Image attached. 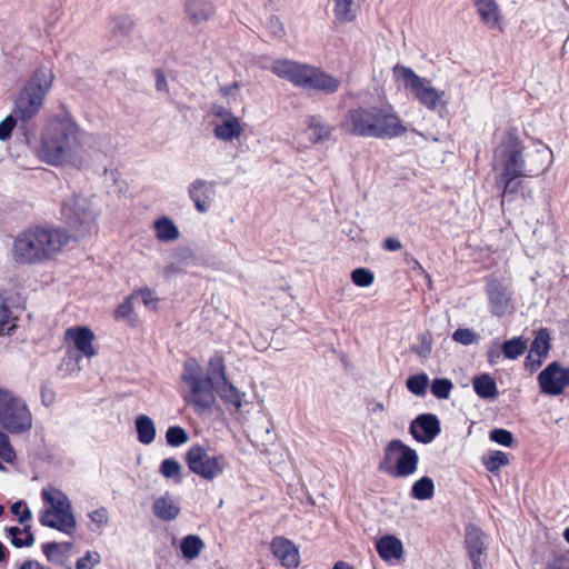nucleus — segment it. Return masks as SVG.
<instances>
[{"label":"nucleus","mask_w":569,"mask_h":569,"mask_svg":"<svg viewBox=\"0 0 569 569\" xmlns=\"http://www.w3.org/2000/svg\"><path fill=\"white\" fill-rule=\"evenodd\" d=\"M333 13L341 23L352 22L357 18L362 0H333Z\"/></svg>","instance_id":"nucleus-27"},{"label":"nucleus","mask_w":569,"mask_h":569,"mask_svg":"<svg viewBox=\"0 0 569 569\" xmlns=\"http://www.w3.org/2000/svg\"><path fill=\"white\" fill-rule=\"evenodd\" d=\"M6 532L11 545L16 548L31 547L36 540L30 525L24 523L23 528L18 526L7 527Z\"/></svg>","instance_id":"nucleus-28"},{"label":"nucleus","mask_w":569,"mask_h":569,"mask_svg":"<svg viewBox=\"0 0 569 569\" xmlns=\"http://www.w3.org/2000/svg\"><path fill=\"white\" fill-rule=\"evenodd\" d=\"M551 349L550 333L547 328H540L531 343L530 353H535L539 358L547 357Z\"/></svg>","instance_id":"nucleus-37"},{"label":"nucleus","mask_w":569,"mask_h":569,"mask_svg":"<svg viewBox=\"0 0 569 569\" xmlns=\"http://www.w3.org/2000/svg\"><path fill=\"white\" fill-rule=\"evenodd\" d=\"M431 392L438 399H448L450 397L453 383L447 378H436L431 382Z\"/></svg>","instance_id":"nucleus-41"},{"label":"nucleus","mask_w":569,"mask_h":569,"mask_svg":"<svg viewBox=\"0 0 569 569\" xmlns=\"http://www.w3.org/2000/svg\"><path fill=\"white\" fill-rule=\"evenodd\" d=\"M485 290L492 316L501 318L512 312V292L500 279L488 278Z\"/></svg>","instance_id":"nucleus-14"},{"label":"nucleus","mask_w":569,"mask_h":569,"mask_svg":"<svg viewBox=\"0 0 569 569\" xmlns=\"http://www.w3.org/2000/svg\"><path fill=\"white\" fill-rule=\"evenodd\" d=\"M167 443L171 447H178V425L170 426L166 433Z\"/></svg>","instance_id":"nucleus-55"},{"label":"nucleus","mask_w":569,"mask_h":569,"mask_svg":"<svg viewBox=\"0 0 569 569\" xmlns=\"http://www.w3.org/2000/svg\"><path fill=\"white\" fill-rule=\"evenodd\" d=\"M160 472L164 478L178 477V460L167 458L160 465Z\"/></svg>","instance_id":"nucleus-50"},{"label":"nucleus","mask_w":569,"mask_h":569,"mask_svg":"<svg viewBox=\"0 0 569 569\" xmlns=\"http://www.w3.org/2000/svg\"><path fill=\"white\" fill-rule=\"evenodd\" d=\"M270 70L277 77L284 79L295 87L335 93L340 88V81L318 67L292 61L289 59L276 60Z\"/></svg>","instance_id":"nucleus-6"},{"label":"nucleus","mask_w":569,"mask_h":569,"mask_svg":"<svg viewBox=\"0 0 569 569\" xmlns=\"http://www.w3.org/2000/svg\"><path fill=\"white\" fill-rule=\"evenodd\" d=\"M134 300L140 301L149 309H156L158 299L149 288H142L132 292Z\"/></svg>","instance_id":"nucleus-43"},{"label":"nucleus","mask_w":569,"mask_h":569,"mask_svg":"<svg viewBox=\"0 0 569 569\" xmlns=\"http://www.w3.org/2000/svg\"><path fill=\"white\" fill-rule=\"evenodd\" d=\"M214 114H216L217 117L226 118V119H228L230 116H233V114L231 113V111H230V110H228V109H226V108H223V107H219V108L214 111Z\"/></svg>","instance_id":"nucleus-62"},{"label":"nucleus","mask_w":569,"mask_h":569,"mask_svg":"<svg viewBox=\"0 0 569 569\" xmlns=\"http://www.w3.org/2000/svg\"><path fill=\"white\" fill-rule=\"evenodd\" d=\"M10 557L9 549L0 541V562H7Z\"/></svg>","instance_id":"nucleus-61"},{"label":"nucleus","mask_w":569,"mask_h":569,"mask_svg":"<svg viewBox=\"0 0 569 569\" xmlns=\"http://www.w3.org/2000/svg\"><path fill=\"white\" fill-rule=\"evenodd\" d=\"M406 386L408 390L416 396H423L428 387V376L418 373L407 379Z\"/></svg>","instance_id":"nucleus-40"},{"label":"nucleus","mask_w":569,"mask_h":569,"mask_svg":"<svg viewBox=\"0 0 569 569\" xmlns=\"http://www.w3.org/2000/svg\"><path fill=\"white\" fill-rule=\"evenodd\" d=\"M306 123L308 130L311 131L309 140L312 144L323 143L331 139L333 127L326 123L321 116H309Z\"/></svg>","instance_id":"nucleus-25"},{"label":"nucleus","mask_w":569,"mask_h":569,"mask_svg":"<svg viewBox=\"0 0 569 569\" xmlns=\"http://www.w3.org/2000/svg\"><path fill=\"white\" fill-rule=\"evenodd\" d=\"M17 298V293L0 292V336H11L17 329V317H13L11 310Z\"/></svg>","instance_id":"nucleus-22"},{"label":"nucleus","mask_w":569,"mask_h":569,"mask_svg":"<svg viewBox=\"0 0 569 569\" xmlns=\"http://www.w3.org/2000/svg\"><path fill=\"white\" fill-rule=\"evenodd\" d=\"M61 218L66 226L77 236L82 237L90 231L94 221V212L88 198L81 194H73L63 200L61 206Z\"/></svg>","instance_id":"nucleus-10"},{"label":"nucleus","mask_w":569,"mask_h":569,"mask_svg":"<svg viewBox=\"0 0 569 569\" xmlns=\"http://www.w3.org/2000/svg\"><path fill=\"white\" fill-rule=\"evenodd\" d=\"M41 549L49 561L54 560L56 553L63 555V551H61V549H60V543H58L56 541L43 543Z\"/></svg>","instance_id":"nucleus-52"},{"label":"nucleus","mask_w":569,"mask_h":569,"mask_svg":"<svg viewBox=\"0 0 569 569\" xmlns=\"http://www.w3.org/2000/svg\"><path fill=\"white\" fill-rule=\"evenodd\" d=\"M54 80L51 68L40 66L34 69L30 78L19 90L14 101L12 113L0 122V141L10 139L19 119L20 129L26 130V122L32 119L41 109L46 96L49 93Z\"/></svg>","instance_id":"nucleus-3"},{"label":"nucleus","mask_w":569,"mask_h":569,"mask_svg":"<svg viewBox=\"0 0 569 569\" xmlns=\"http://www.w3.org/2000/svg\"><path fill=\"white\" fill-rule=\"evenodd\" d=\"M537 379L541 393L560 396L569 387V367L552 361L540 371Z\"/></svg>","instance_id":"nucleus-13"},{"label":"nucleus","mask_w":569,"mask_h":569,"mask_svg":"<svg viewBox=\"0 0 569 569\" xmlns=\"http://www.w3.org/2000/svg\"><path fill=\"white\" fill-rule=\"evenodd\" d=\"M0 426L10 433H22L32 427V415L27 403L2 388H0Z\"/></svg>","instance_id":"nucleus-9"},{"label":"nucleus","mask_w":569,"mask_h":569,"mask_svg":"<svg viewBox=\"0 0 569 569\" xmlns=\"http://www.w3.org/2000/svg\"><path fill=\"white\" fill-rule=\"evenodd\" d=\"M216 187L217 182L202 179H197L189 186L188 193L198 212L204 213L210 209L217 196Z\"/></svg>","instance_id":"nucleus-19"},{"label":"nucleus","mask_w":569,"mask_h":569,"mask_svg":"<svg viewBox=\"0 0 569 569\" xmlns=\"http://www.w3.org/2000/svg\"><path fill=\"white\" fill-rule=\"evenodd\" d=\"M188 441V433L184 429L180 428V445Z\"/></svg>","instance_id":"nucleus-64"},{"label":"nucleus","mask_w":569,"mask_h":569,"mask_svg":"<svg viewBox=\"0 0 569 569\" xmlns=\"http://www.w3.org/2000/svg\"><path fill=\"white\" fill-rule=\"evenodd\" d=\"M409 431L418 442L429 443L440 433V421L436 415L421 413L411 421Z\"/></svg>","instance_id":"nucleus-16"},{"label":"nucleus","mask_w":569,"mask_h":569,"mask_svg":"<svg viewBox=\"0 0 569 569\" xmlns=\"http://www.w3.org/2000/svg\"><path fill=\"white\" fill-rule=\"evenodd\" d=\"M219 397L226 406H231L239 411L242 406V393L226 379L218 389Z\"/></svg>","instance_id":"nucleus-34"},{"label":"nucleus","mask_w":569,"mask_h":569,"mask_svg":"<svg viewBox=\"0 0 569 569\" xmlns=\"http://www.w3.org/2000/svg\"><path fill=\"white\" fill-rule=\"evenodd\" d=\"M481 21L490 28L500 24L501 14L496 0H472Z\"/></svg>","instance_id":"nucleus-26"},{"label":"nucleus","mask_w":569,"mask_h":569,"mask_svg":"<svg viewBox=\"0 0 569 569\" xmlns=\"http://www.w3.org/2000/svg\"><path fill=\"white\" fill-rule=\"evenodd\" d=\"M382 247L387 251H398L402 248V244L399 239L389 237L383 240Z\"/></svg>","instance_id":"nucleus-56"},{"label":"nucleus","mask_w":569,"mask_h":569,"mask_svg":"<svg viewBox=\"0 0 569 569\" xmlns=\"http://www.w3.org/2000/svg\"><path fill=\"white\" fill-rule=\"evenodd\" d=\"M418 465L417 451L401 440L393 439L386 446L379 468L392 478H407L417 471Z\"/></svg>","instance_id":"nucleus-8"},{"label":"nucleus","mask_w":569,"mask_h":569,"mask_svg":"<svg viewBox=\"0 0 569 569\" xmlns=\"http://www.w3.org/2000/svg\"><path fill=\"white\" fill-rule=\"evenodd\" d=\"M66 339L70 340L74 345V350L79 352V355H73L74 351L68 348L67 356L70 359H74L79 361V359L83 356L87 358H92L97 355L96 349L93 348V340L96 338L94 332L87 326H76L66 330Z\"/></svg>","instance_id":"nucleus-15"},{"label":"nucleus","mask_w":569,"mask_h":569,"mask_svg":"<svg viewBox=\"0 0 569 569\" xmlns=\"http://www.w3.org/2000/svg\"><path fill=\"white\" fill-rule=\"evenodd\" d=\"M188 19L198 24L209 20L214 14V6L209 0H189L184 4Z\"/></svg>","instance_id":"nucleus-24"},{"label":"nucleus","mask_w":569,"mask_h":569,"mask_svg":"<svg viewBox=\"0 0 569 569\" xmlns=\"http://www.w3.org/2000/svg\"><path fill=\"white\" fill-rule=\"evenodd\" d=\"M156 236L160 241L168 242L178 238V227L168 217H160L153 223Z\"/></svg>","instance_id":"nucleus-35"},{"label":"nucleus","mask_w":569,"mask_h":569,"mask_svg":"<svg viewBox=\"0 0 569 569\" xmlns=\"http://www.w3.org/2000/svg\"><path fill=\"white\" fill-rule=\"evenodd\" d=\"M489 438L491 441H495L505 447H512V445H513V435L507 429H502V428L492 429L489 432Z\"/></svg>","instance_id":"nucleus-45"},{"label":"nucleus","mask_w":569,"mask_h":569,"mask_svg":"<svg viewBox=\"0 0 569 569\" xmlns=\"http://www.w3.org/2000/svg\"><path fill=\"white\" fill-rule=\"evenodd\" d=\"M452 339L463 346H469L477 341V335L471 329L459 328L453 332Z\"/></svg>","instance_id":"nucleus-48"},{"label":"nucleus","mask_w":569,"mask_h":569,"mask_svg":"<svg viewBox=\"0 0 569 569\" xmlns=\"http://www.w3.org/2000/svg\"><path fill=\"white\" fill-rule=\"evenodd\" d=\"M0 457L8 463L16 459V452L10 443L9 437L0 430Z\"/></svg>","instance_id":"nucleus-46"},{"label":"nucleus","mask_w":569,"mask_h":569,"mask_svg":"<svg viewBox=\"0 0 569 569\" xmlns=\"http://www.w3.org/2000/svg\"><path fill=\"white\" fill-rule=\"evenodd\" d=\"M19 569H46V568L38 560L28 559V560H24L20 565Z\"/></svg>","instance_id":"nucleus-59"},{"label":"nucleus","mask_w":569,"mask_h":569,"mask_svg":"<svg viewBox=\"0 0 569 569\" xmlns=\"http://www.w3.org/2000/svg\"><path fill=\"white\" fill-rule=\"evenodd\" d=\"M523 143L516 127L507 128L499 144L496 147L495 158L501 162V173L498 183L502 186V200L515 196L522 187V178L537 177L549 166L550 150L547 146L537 148L523 157Z\"/></svg>","instance_id":"nucleus-1"},{"label":"nucleus","mask_w":569,"mask_h":569,"mask_svg":"<svg viewBox=\"0 0 569 569\" xmlns=\"http://www.w3.org/2000/svg\"><path fill=\"white\" fill-rule=\"evenodd\" d=\"M153 515L162 520L170 521L178 516V507L167 497H159L152 505Z\"/></svg>","instance_id":"nucleus-33"},{"label":"nucleus","mask_w":569,"mask_h":569,"mask_svg":"<svg viewBox=\"0 0 569 569\" xmlns=\"http://www.w3.org/2000/svg\"><path fill=\"white\" fill-rule=\"evenodd\" d=\"M332 569H355V567L346 561L339 560L333 565Z\"/></svg>","instance_id":"nucleus-63"},{"label":"nucleus","mask_w":569,"mask_h":569,"mask_svg":"<svg viewBox=\"0 0 569 569\" xmlns=\"http://www.w3.org/2000/svg\"><path fill=\"white\" fill-rule=\"evenodd\" d=\"M79 127L71 113L63 108V113L53 117L41 136L40 158L48 164L60 166L70 160L77 147Z\"/></svg>","instance_id":"nucleus-4"},{"label":"nucleus","mask_w":569,"mask_h":569,"mask_svg":"<svg viewBox=\"0 0 569 569\" xmlns=\"http://www.w3.org/2000/svg\"><path fill=\"white\" fill-rule=\"evenodd\" d=\"M136 22L130 14H118L110 19L108 24L109 41L117 46L122 44L130 38Z\"/></svg>","instance_id":"nucleus-21"},{"label":"nucleus","mask_w":569,"mask_h":569,"mask_svg":"<svg viewBox=\"0 0 569 569\" xmlns=\"http://www.w3.org/2000/svg\"><path fill=\"white\" fill-rule=\"evenodd\" d=\"M532 355L530 353L526 357L525 365L530 371H535L541 366V358L532 359Z\"/></svg>","instance_id":"nucleus-58"},{"label":"nucleus","mask_w":569,"mask_h":569,"mask_svg":"<svg viewBox=\"0 0 569 569\" xmlns=\"http://www.w3.org/2000/svg\"><path fill=\"white\" fill-rule=\"evenodd\" d=\"M472 386L477 396L482 399H495L498 396L497 383L489 373L475 376Z\"/></svg>","instance_id":"nucleus-31"},{"label":"nucleus","mask_w":569,"mask_h":569,"mask_svg":"<svg viewBox=\"0 0 569 569\" xmlns=\"http://www.w3.org/2000/svg\"><path fill=\"white\" fill-rule=\"evenodd\" d=\"M268 23L272 34L280 38L286 34L284 26L278 17L271 16Z\"/></svg>","instance_id":"nucleus-53"},{"label":"nucleus","mask_w":569,"mask_h":569,"mask_svg":"<svg viewBox=\"0 0 569 569\" xmlns=\"http://www.w3.org/2000/svg\"><path fill=\"white\" fill-rule=\"evenodd\" d=\"M376 550L379 557L386 561L402 560L405 555L402 541L393 535H385L376 541Z\"/></svg>","instance_id":"nucleus-23"},{"label":"nucleus","mask_w":569,"mask_h":569,"mask_svg":"<svg viewBox=\"0 0 569 569\" xmlns=\"http://www.w3.org/2000/svg\"><path fill=\"white\" fill-rule=\"evenodd\" d=\"M351 281L361 288L370 287L375 281L373 272L368 268H357L351 272Z\"/></svg>","instance_id":"nucleus-42"},{"label":"nucleus","mask_w":569,"mask_h":569,"mask_svg":"<svg viewBox=\"0 0 569 569\" xmlns=\"http://www.w3.org/2000/svg\"><path fill=\"white\" fill-rule=\"evenodd\" d=\"M340 130L358 138L391 140L408 133L409 127L388 101L357 103L345 112Z\"/></svg>","instance_id":"nucleus-2"},{"label":"nucleus","mask_w":569,"mask_h":569,"mask_svg":"<svg viewBox=\"0 0 569 569\" xmlns=\"http://www.w3.org/2000/svg\"><path fill=\"white\" fill-rule=\"evenodd\" d=\"M397 70L405 82V88L420 104L429 110H435L438 107L443 92L431 87L429 80L421 78L409 67H398Z\"/></svg>","instance_id":"nucleus-11"},{"label":"nucleus","mask_w":569,"mask_h":569,"mask_svg":"<svg viewBox=\"0 0 569 569\" xmlns=\"http://www.w3.org/2000/svg\"><path fill=\"white\" fill-rule=\"evenodd\" d=\"M137 439L142 445H150L156 438V426L153 420L147 415H139L134 419Z\"/></svg>","instance_id":"nucleus-30"},{"label":"nucleus","mask_w":569,"mask_h":569,"mask_svg":"<svg viewBox=\"0 0 569 569\" xmlns=\"http://www.w3.org/2000/svg\"><path fill=\"white\" fill-rule=\"evenodd\" d=\"M100 562V555L97 551H87V553L76 561V569H92Z\"/></svg>","instance_id":"nucleus-49"},{"label":"nucleus","mask_w":569,"mask_h":569,"mask_svg":"<svg viewBox=\"0 0 569 569\" xmlns=\"http://www.w3.org/2000/svg\"><path fill=\"white\" fill-rule=\"evenodd\" d=\"M133 300H134V298L132 297V293H131L117 307V309L114 310V318L130 320L133 315V307H132Z\"/></svg>","instance_id":"nucleus-47"},{"label":"nucleus","mask_w":569,"mask_h":569,"mask_svg":"<svg viewBox=\"0 0 569 569\" xmlns=\"http://www.w3.org/2000/svg\"><path fill=\"white\" fill-rule=\"evenodd\" d=\"M485 532L475 525L466 527V548L473 569H483L482 558L487 552Z\"/></svg>","instance_id":"nucleus-17"},{"label":"nucleus","mask_w":569,"mask_h":569,"mask_svg":"<svg viewBox=\"0 0 569 569\" xmlns=\"http://www.w3.org/2000/svg\"><path fill=\"white\" fill-rule=\"evenodd\" d=\"M89 518L92 522L98 526H106L108 523V510L104 507H100L89 513Z\"/></svg>","instance_id":"nucleus-51"},{"label":"nucleus","mask_w":569,"mask_h":569,"mask_svg":"<svg viewBox=\"0 0 569 569\" xmlns=\"http://www.w3.org/2000/svg\"><path fill=\"white\" fill-rule=\"evenodd\" d=\"M186 401L191 405L197 412L210 409L214 401L211 382L203 378L191 379V391L184 397Z\"/></svg>","instance_id":"nucleus-18"},{"label":"nucleus","mask_w":569,"mask_h":569,"mask_svg":"<svg viewBox=\"0 0 569 569\" xmlns=\"http://www.w3.org/2000/svg\"><path fill=\"white\" fill-rule=\"evenodd\" d=\"M154 76H156V88L158 91H167V81H166V77H164V73L161 69H156L154 70Z\"/></svg>","instance_id":"nucleus-57"},{"label":"nucleus","mask_w":569,"mask_h":569,"mask_svg":"<svg viewBox=\"0 0 569 569\" xmlns=\"http://www.w3.org/2000/svg\"><path fill=\"white\" fill-rule=\"evenodd\" d=\"M435 495V483L430 477H422L413 482L410 496L417 500H428Z\"/></svg>","instance_id":"nucleus-36"},{"label":"nucleus","mask_w":569,"mask_h":569,"mask_svg":"<svg viewBox=\"0 0 569 569\" xmlns=\"http://www.w3.org/2000/svg\"><path fill=\"white\" fill-rule=\"evenodd\" d=\"M526 350V343L521 338H512L502 343V353L508 359H517Z\"/></svg>","instance_id":"nucleus-38"},{"label":"nucleus","mask_w":569,"mask_h":569,"mask_svg":"<svg viewBox=\"0 0 569 569\" xmlns=\"http://www.w3.org/2000/svg\"><path fill=\"white\" fill-rule=\"evenodd\" d=\"M178 272V267H176L174 263H170L163 269V277L167 280H171L174 278L176 273Z\"/></svg>","instance_id":"nucleus-60"},{"label":"nucleus","mask_w":569,"mask_h":569,"mask_svg":"<svg viewBox=\"0 0 569 569\" xmlns=\"http://www.w3.org/2000/svg\"><path fill=\"white\" fill-rule=\"evenodd\" d=\"M41 497L46 503L51 506L40 512L39 522L41 526L71 536L76 530L77 520L68 496L60 489H53L52 495L44 488L41 491Z\"/></svg>","instance_id":"nucleus-7"},{"label":"nucleus","mask_w":569,"mask_h":569,"mask_svg":"<svg viewBox=\"0 0 569 569\" xmlns=\"http://www.w3.org/2000/svg\"><path fill=\"white\" fill-rule=\"evenodd\" d=\"M508 463L509 459L507 453L500 450L492 451L488 457L483 458V466L490 472H496Z\"/></svg>","instance_id":"nucleus-39"},{"label":"nucleus","mask_w":569,"mask_h":569,"mask_svg":"<svg viewBox=\"0 0 569 569\" xmlns=\"http://www.w3.org/2000/svg\"><path fill=\"white\" fill-rule=\"evenodd\" d=\"M213 133L219 140L232 141L241 136L242 127L237 117L230 116L222 123L214 127Z\"/></svg>","instance_id":"nucleus-29"},{"label":"nucleus","mask_w":569,"mask_h":569,"mask_svg":"<svg viewBox=\"0 0 569 569\" xmlns=\"http://www.w3.org/2000/svg\"><path fill=\"white\" fill-rule=\"evenodd\" d=\"M10 510L14 516L18 517V521L21 525L27 523L32 518L31 510L23 500L13 502L10 507Z\"/></svg>","instance_id":"nucleus-44"},{"label":"nucleus","mask_w":569,"mask_h":569,"mask_svg":"<svg viewBox=\"0 0 569 569\" xmlns=\"http://www.w3.org/2000/svg\"><path fill=\"white\" fill-rule=\"evenodd\" d=\"M203 549L204 542L197 535H188L180 540V552L188 560L198 558Z\"/></svg>","instance_id":"nucleus-32"},{"label":"nucleus","mask_w":569,"mask_h":569,"mask_svg":"<svg viewBox=\"0 0 569 569\" xmlns=\"http://www.w3.org/2000/svg\"><path fill=\"white\" fill-rule=\"evenodd\" d=\"M189 470L206 480H212L224 470L223 456H209L207 450L199 446H192L184 456Z\"/></svg>","instance_id":"nucleus-12"},{"label":"nucleus","mask_w":569,"mask_h":569,"mask_svg":"<svg viewBox=\"0 0 569 569\" xmlns=\"http://www.w3.org/2000/svg\"><path fill=\"white\" fill-rule=\"evenodd\" d=\"M270 550L282 567L296 569L300 563L298 547L288 538L277 536L270 542Z\"/></svg>","instance_id":"nucleus-20"},{"label":"nucleus","mask_w":569,"mask_h":569,"mask_svg":"<svg viewBox=\"0 0 569 569\" xmlns=\"http://www.w3.org/2000/svg\"><path fill=\"white\" fill-rule=\"evenodd\" d=\"M66 241L60 232L36 226L19 233L13 241V259L22 264H36L50 259Z\"/></svg>","instance_id":"nucleus-5"},{"label":"nucleus","mask_w":569,"mask_h":569,"mask_svg":"<svg viewBox=\"0 0 569 569\" xmlns=\"http://www.w3.org/2000/svg\"><path fill=\"white\" fill-rule=\"evenodd\" d=\"M41 400L46 407H49L54 401V392L50 390L46 385L41 386L40 389Z\"/></svg>","instance_id":"nucleus-54"}]
</instances>
